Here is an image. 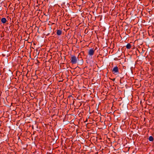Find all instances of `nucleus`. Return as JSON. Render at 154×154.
I'll return each instance as SVG.
<instances>
[{"instance_id":"423d86ee","label":"nucleus","mask_w":154,"mask_h":154,"mask_svg":"<svg viewBox=\"0 0 154 154\" xmlns=\"http://www.w3.org/2000/svg\"><path fill=\"white\" fill-rule=\"evenodd\" d=\"M126 46V48L128 49H130L131 47V45L129 44H128Z\"/></svg>"},{"instance_id":"f257e3e1","label":"nucleus","mask_w":154,"mask_h":154,"mask_svg":"<svg viewBox=\"0 0 154 154\" xmlns=\"http://www.w3.org/2000/svg\"><path fill=\"white\" fill-rule=\"evenodd\" d=\"M78 60V58L76 57L75 56L72 55L71 56V62L73 64H75L77 63Z\"/></svg>"},{"instance_id":"20e7f679","label":"nucleus","mask_w":154,"mask_h":154,"mask_svg":"<svg viewBox=\"0 0 154 154\" xmlns=\"http://www.w3.org/2000/svg\"><path fill=\"white\" fill-rule=\"evenodd\" d=\"M7 21V20L6 18L3 17L1 19V22L2 23H5Z\"/></svg>"},{"instance_id":"0eeeda50","label":"nucleus","mask_w":154,"mask_h":154,"mask_svg":"<svg viewBox=\"0 0 154 154\" xmlns=\"http://www.w3.org/2000/svg\"><path fill=\"white\" fill-rule=\"evenodd\" d=\"M153 140V137L152 136H150L149 137V140L150 141H152Z\"/></svg>"},{"instance_id":"39448f33","label":"nucleus","mask_w":154,"mask_h":154,"mask_svg":"<svg viewBox=\"0 0 154 154\" xmlns=\"http://www.w3.org/2000/svg\"><path fill=\"white\" fill-rule=\"evenodd\" d=\"M62 33V31L60 30H57V35H61Z\"/></svg>"},{"instance_id":"7ed1b4c3","label":"nucleus","mask_w":154,"mask_h":154,"mask_svg":"<svg viewBox=\"0 0 154 154\" xmlns=\"http://www.w3.org/2000/svg\"><path fill=\"white\" fill-rule=\"evenodd\" d=\"M94 50L93 48L90 49L88 51V54L90 56H92L94 54Z\"/></svg>"},{"instance_id":"f03ea898","label":"nucleus","mask_w":154,"mask_h":154,"mask_svg":"<svg viewBox=\"0 0 154 154\" xmlns=\"http://www.w3.org/2000/svg\"><path fill=\"white\" fill-rule=\"evenodd\" d=\"M112 72L113 74H118L119 73V69L118 67L117 66L114 67L112 70Z\"/></svg>"}]
</instances>
